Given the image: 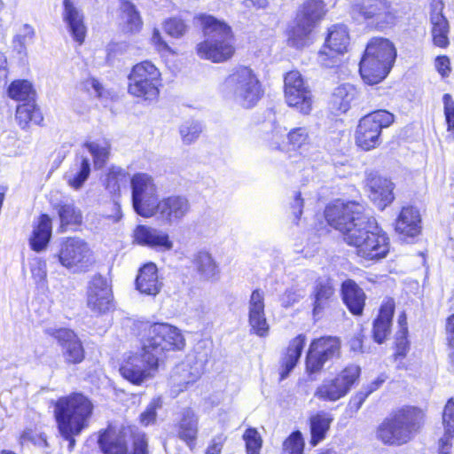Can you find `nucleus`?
Here are the masks:
<instances>
[{
  "mask_svg": "<svg viewBox=\"0 0 454 454\" xmlns=\"http://www.w3.org/2000/svg\"><path fill=\"white\" fill-rule=\"evenodd\" d=\"M363 204L340 200L329 205L325 215L329 225L342 234L344 242L366 260L379 261L389 252V239L376 219L365 214Z\"/></svg>",
  "mask_w": 454,
  "mask_h": 454,
  "instance_id": "1",
  "label": "nucleus"
},
{
  "mask_svg": "<svg viewBox=\"0 0 454 454\" xmlns=\"http://www.w3.org/2000/svg\"><path fill=\"white\" fill-rule=\"evenodd\" d=\"M425 414L414 406L403 407L385 418L376 430V438L383 444L399 447L411 442L424 424Z\"/></svg>",
  "mask_w": 454,
  "mask_h": 454,
  "instance_id": "2",
  "label": "nucleus"
},
{
  "mask_svg": "<svg viewBox=\"0 0 454 454\" xmlns=\"http://www.w3.org/2000/svg\"><path fill=\"white\" fill-rule=\"evenodd\" d=\"M197 20L205 38L196 46L198 56L214 63L231 59L234 53L231 27L211 15L201 14Z\"/></svg>",
  "mask_w": 454,
  "mask_h": 454,
  "instance_id": "3",
  "label": "nucleus"
},
{
  "mask_svg": "<svg viewBox=\"0 0 454 454\" xmlns=\"http://www.w3.org/2000/svg\"><path fill=\"white\" fill-rule=\"evenodd\" d=\"M142 351L150 356L151 365H160L172 351L184 349L185 340L181 331L167 323L150 325L142 339Z\"/></svg>",
  "mask_w": 454,
  "mask_h": 454,
  "instance_id": "4",
  "label": "nucleus"
},
{
  "mask_svg": "<svg viewBox=\"0 0 454 454\" xmlns=\"http://www.w3.org/2000/svg\"><path fill=\"white\" fill-rule=\"evenodd\" d=\"M223 96L243 108L254 107L263 90L255 73L247 67H239L224 79L220 87Z\"/></svg>",
  "mask_w": 454,
  "mask_h": 454,
  "instance_id": "5",
  "label": "nucleus"
},
{
  "mask_svg": "<svg viewBox=\"0 0 454 454\" xmlns=\"http://www.w3.org/2000/svg\"><path fill=\"white\" fill-rule=\"evenodd\" d=\"M396 57L394 44L385 38H372L359 64V72L368 84H377L390 72Z\"/></svg>",
  "mask_w": 454,
  "mask_h": 454,
  "instance_id": "6",
  "label": "nucleus"
},
{
  "mask_svg": "<svg viewBox=\"0 0 454 454\" xmlns=\"http://www.w3.org/2000/svg\"><path fill=\"white\" fill-rule=\"evenodd\" d=\"M92 411L91 402L82 394L74 393L59 398L54 406L58 429H62L66 434L83 430L88 427Z\"/></svg>",
  "mask_w": 454,
  "mask_h": 454,
  "instance_id": "7",
  "label": "nucleus"
},
{
  "mask_svg": "<svg viewBox=\"0 0 454 454\" xmlns=\"http://www.w3.org/2000/svg\"><path fill=\"white\" fill-rule=\"evenodd\" d=\"M132 439V454H149L148 442L145 433L130 427L119 431L108 428L100 434L98 445L103 454H129V444Z\"/></svg>",
  "mask_w": 454,
  "mask_h": 454,
  "instance_id": "8",
  "label": "nucleus"
},
{
  "mask_svg": "<svg viewBox=\"0 0 454 454\" xmlns=\"http://www.w3.org/2000/svg\"><path fill=\"white\" fill-rule=\"evenodd\" d=\"M394 114L386 110H377L362 117L356 130V144L365 151L378 147L381 142L382 129L394 122Z\"/></svg>",
  "mask_w": 454,
  "mask_h": 454,
  "instance_id": "9",
  "label": "nucleus"
},
{
  "mask_svg": "<svg viewBox=\"0 0 454 454\" xmlns=\"http://www.w3.org/2000/svg\"><path fill=\"white\" fill-rule=\"evenodd\" d=\"M53 257L57 258L63 267L74 272L86 271L94 262L90 246L80 238L63 239Z\"/></svg>",
  "mask_w": 454,
  "mask_h": 454,
  "instance_id": "10",
  "label": "nucleus"
},
{
  "mask_svg": "<svg viewBox=\"0 0 454 454\" xmlns=\"http://www.w3.org/2000/svg\"><path fill=\"white\" fill-rule=\"evenodd\" d=\"M160 74L156 67L144 61L134 66L129 75V92L145 100H153L159 95Z\"/></svg>",
  "mask_w": 454,
  "mask_h": 454,
  "instance_id": "11",
  "label": "nucleus"
},
{
  "mask_svg": "<svg viewBox=\"0 0 454 454\" xmlns=\"http://www.w3.org/2000/svg\"><path fill=\"white\" fill-rule=\"evenodd\" d=\"M351 14L356 20H364L379 29L393 26L396 20V12L387 0H363L354 4Z\"/></svg>",
  "mask_w": 454,
  "mask_h": 454,
  "instance_id": "12",
  "label": "nucleus"
},
{
  "mask_svg": "<svg viewBox=\"0 0 454 454\" xmlns=\"http://www.w3.org/2000/svg\"><path fill=\"white\" fill-rule=\"evenodd\" d=\"M132 205L136 213L143 217L153 215L158 201L157 187L153 177L145 173L135 174L130 179Z\"/></svg>",
  "mask_w": 454,
  "mask_h": 454,
  "instance_id": "13",
  "label": "nucleus"
},
{
  "mask_svg": "<svg viewBox=\"0 0 454 454\" xmlns=\"http://www.w3.org/2000/svg\"><path fill=\"white\" fill-rule=\"evenodd\" d=\"M284 96L286 104L308 115L314 103L312 91L298 71H290L284 78Z\"/></svg>",
  "mask_w": 454,
  "mask_h": 454,
  "instance_id": "14",
  "label": "nucleus"
},
{
  "mask_svg": "<svg viewBox=\"0 0 454 454\" xmlns=\"http://www.w3.org/2000/svg\"><path fill=\"white\" fill-rule=\"evenodd\" d=\"M360 375V367L350 364L333 379H325L315 391V397L335 402L344 397Z\"/></svg>",
  "mask_w": 454,
  "mask_h": 454,
  "instance_id": "15",
  "label": "nucleus"
},
{
  "mask_svg": "<svg viewBox=\"0 0 454 454\" xmlns=\"http://www.w3.org/2000/svg\"><path fill=\"white\" fill-rule=\"evenodd\" d=\"M349 45V35L345 25L337 24L328 30L323 49L319 51L318 61L325 67H333L340 62Z\"/></svg>",
  "mask_w": 454,
  "mask_h": 454,
  "instance_id": "16",
  "label": "nucleus"
},
{
  "mask_svg": "<svg viewBox=\"0 0 454 454\" xmlns=\"http://www.w3.org/2000/svg\"><path fill=\"white\" fill-rule=\"evenodd\" d=\"M340 354V340L337 337L324 336L315 339L306 356V369L309 373L320 372L325 364Z\"/></svg>",
  "mask_w": 454,
  "mask_h": 454,
  "instance_id": "17",
  "label": "nucleus"
},
{
  "mask_svg": "<svg viewBox=\"0 0 454 454\" xmlns=\"http://www.w3.org/2000/svg\"><path fill=\"white\" fill-rule=\"evenodd\" d=\"M190 209L191 204L185 196L172 195L157 201L153 215L163 224L171 225L181 222Z\"/></svg>",
  "mask_w": 454,
  "mask_h": 454,
  "instance_id": "18",
  "label": "nucleus"
},
{
  "mask_svg": "<svg viewBox=\"0 0 454 454\" xmlns=\"http://www.w3.org/2000/svg\"><path fill=\"white\" fill-rule=\"evenodd\" d=\"M87 305L97 314H105L114 307L112 288L101 275H95L89 283Z\"/></svg>",
  "mask_w": 454,
  "mask_h": 454,
  "instance_id": "19",
  "label": "nucleus"
},
{
  "mask_svg": "<svg viewBox=\"0 0 454 454\" xmlns=\"http://www.w3.org/2000/svg\"><path fill=\"white\" fill-rule=\"evenodd\" d=\"M148 356L144 351L129 356L120 368L121 376L135 385H141L151 379L160 365H151Z\"/></svg>",
  "mask_w": 454,
  "mask_h": 454,
  "instance_id": "20",
  "label": "nucleus"
},
{
  "mask_svg": "<svg viewBox=\"0 0 454 454\" xmlns=\"http://www.w3.org/2000/svg\"><path fill=\"white\" fill-rule=\"evenodd\" d=\"M46 333L53 336L62 348V355L67 364H80L84 359V348L77 335L66 328H48Z\"/></svg>",
  "mask_w": 454,
  "mask_h": 454,
  "instance_id": "21",
  "label": "nucleus"
},
{
  "mask_svg": "<svg viewBox=\"0 0 454 454\" xmlns=\"http://www.w3.org/2000/svg\"><path fill=\"white\" fill-rule=\"evenodd\" d=\"M248 325L250 333L265 338L270 333V325L265 315L264 293L260 289L252 292L248 301Z\"/></svg>",
  "mask_w": 454,
  "mask_h": 454,
  "instance_id": "22",
  "label": "nucleus"
},
{
  "mask_svg": "<svg viewBox=\"0 0 454 454\" xmlns=\"http://www.w3.org/2000/svg\"><path fill=\"white\" fill-rule=\"evenodd\" d=\"M133 236L137 244L160 251H169L174 246L168 233L151 226H137Z\"/></svg>",
  "mask_w": 454,
  "mask_h": 454,
  "instance_id": "23",
  "label": "nucleus"
},
{
  "mask_svg": "<svg viewBox=\"0 0 454 454\" xmlns=\"http://www.w3.org/2000/svg\"><path fill=\"white\" fill-rule=\"evenodd\" d=\"M430 21L432 24V37L435 46L446 48L450 44V27L447 19L442 14L443 4L440 0L432 3Z\"/></svg>",
  "mask_w": 454,
  "mask_h": 454,
  "instance_id": "24",
  "label": "nucleus"
},
{
  "mask_svg": "<svg viewBox=\"0 0 454 454\" xmlns=\"http://www.w3.org/2000/svg\"><path fill=\"white\" fill-rule=\"evenodd\" d=\"M63 20L67 23L74 40L81 45L84 42L87 31L83 13L71 0H63Z\"/></svg>",
  "mask_w": 454,
  "mask_h": 454,
  "instance_id": "25",
  "label": "nucleus"
},
{
  "mask_svg": "<svg viewBox=\"0 0 454 454\" xmlns=\"http://www.w3.org/2000/svg\"><path fill=\"white\" fill-rule=\"evenodd\" d=\"M367 185L369 197L379 209L383 210L394 200V184L390 180L375 176L368 179Z\"/></svg>",
  "mask_w": 454,
  "mask_h": 454,
  "instance_id": "26",
  "label": "nucleus"
},
{
  "mask_svg": "<svg viewBox=\"0 0 454 454\" xmlns=\"http://www.w3.org/2000/svg\"><path fill=\"white\" fill-rule=\"evenodd\" d=\"M176 432L178 437L192 450L199 432V417L193 410L186 408L183 411L182 417L176 425Z\"/></svg>",
  "mask_w": 454,
  "mask_h": 454,
  "instance_id": "27",
  "label": "nucleus"
},
{
  "mask_svg": "<svg viewBox=\"0 0 454 454\" xmlns=\"http://www.w3.org/2000/svg\"><path fill=\"white\" fill-rule=\"evenodd\" d=\"M442 424L443 434L438 440V454H451L454 439V399L450 398L444 406Z\"/></svg>",
  "mask_w": 454,
  "mask_h": 454,
  "instance_id": "28",
  "label": "nucleus"
},
{
  "mask_svg": "<svg viewBox=\"0 0 454 454\" xmlns=\"http://www.w3.org/2000/svg\"><path fill=\"white\" fill-rule=\"evenodd\" d=\"M136 288L141 294L155 296L161 288V283L158 278L157 267L154 263L145 264L136 278Z\"/></svg>",
  "mask_w": 454,
  "mask_h": 454,
  "instance_id": "29",
  "label": "nucleus"
},
{
  "mask_svg": "<svg viewBox=\"0 0 454 454\" xmlns=\"http://www.w3.org/2000/svg\"><path fill=\"white\" fill-rule=\"evenodd\" d=\"M395 231L407 237L419 234L421 217L419 210L414 207H403L395 222Z\"/></svg>",
  "mask_w": 454,
  "mask_h": 454,
  "instance_id": "30",
  "label": "nucleus"
},
{
  "mask_svg": "<svg viewBox=\"0 0 454 454\" xmlns=\"http://www.w3.org/2000/svg\"><path fill=\"white\" fill-rule=\"evenodd\" d=\"M335 294L333 283L329 278H318L310 294L313 300V316L319 315L331 302Z\"/></svg>",
  "mask_w": 454,
  "mask_h": 454,
  "instance_id": "31",
  "label": "nucleus"
},
{
  "mask_svg": "<svg viewBox=\"0 0 454 454\" xmlns=\"http://www.w3.org/2000/svg\"><path fill=\"white\" fill-rule=\"evenodd\" d=\"M356 97V90L353 85L349 83L341 84L333 90L329 106L336 115L345 114L350 108Z\"/></svg>",
  "mask_w": 454,
  "mask_h": 454,
  "instance_id": "32",
  "label": "nucleus"
},
{
  "mask_svg": "<svg viewBox=\"0 0 454 454\" xmlns=\"http://www.w3.org/2000/svg\"><path fill=\"white\" fill-rule=\"evenodd\" d=\"M395 302L392 299L385 301L380 309L378 317L373 323V338L376 342L383 343L390 333Z\"/></svg>",
  "mask_w": 454,
  "mask_h": 454,
  "instance_id": "33",
  "label": "nucleus"
},
{
  "mask_svg": "<svg viewBox=\"0 0 454 454\" xmlns=\"http://www.w3.org/2000/svg\"><path fill=\"white\" fill-rule=\"evenodd\" d=\"M342 299L349 311L354 315H361L365 303V294L356 283L346 280L341 286Z\"/></svg>",
  "mask_w": 454,
  "mask_h": 454,
  "instance_id": "34",
  "label": "nucleus"
},
{
  "mask_svg": "<svg viewBox=\"0 0 454 454\" xmlns=\"http://www.w3.org/2000/svg\"><path fill=\"white\" fill-rule=\"evenodd\" d=\"M51 238V219L46 214L40 215L38 223L34 226L29 245L35 252L44 250Z\"/></svg>",
  "mask_w": 454,
  "mask_h": 454,
  "instance_id": "35",
  "label": "nucleus"
},
{
  "mask_svg": "<svg viewBox=\"0 0 454 454\" xmlns=\"http://www.w3.org/2000/svg\"><path fill=\"white\" fill-rule=\"evenodd\" d=\"M315 27L298 20L295 17L294 23L287 30V44L295 49H303L311 43V33Z\"/></svg>",
  "mask_w": 454,
  "mask_h": 454,
  "instance_id": "36",
  "label": "nucleus"
},
{
  "mask_svg": "<svg viewBox=\"0 0 454 454\" xmlns=\"http://www.w3.org/2000/svg\"><path fill=\"white\" fill-rule=\"evenodd\" d=\"M326 13L325 4L322 0H307L296 14L300 21L316 27Z\"/></svg>",
  "mask_w": 454,
  "mask_h": 454,
  "instance_id": "37",
  "label": "nucleus"
},
{
  "mask_svg": "<svg viewBox=\"0 0 454 454\" xmlns=\"http://www.w3.org/2000/svg\"><path fill=\"white\" fill-rule=\"evenodd\" d=\"M90 173V160L82 155L75 158L74 163L66 173L65 178L68 184L74 188L80 189L84 182L88 179Z\"/></svg>",
  "mask_w": 454,
  "mask_h": 454,
  "instance_id": "38",
  "label": "nucleus"
},
{
  "mask_svg": "<svg viewBox=\"0 0 454 454\" xmlns=\"http://www.w3.org/2000/svg\"><path fill=\"white\" fill-rule=\"evenodd\" d=\"M305 336L300 334L290 341L286 353L282 358V371L280 372L281 380L286 379L290 372L295 367L301 356V352L305 345Z\"/></svg>",
  "mask_w": 454,
  "mask_h": 454,
  "instance_id": "39",
  "label": "nucleus"
},
{
  "mask_svg": "<svg viewBox=\"0 0 454 454\" xmlns=\"http://www.w3.org/2000/svg\"><path fill=\"white\" fill-rule=\"evenodd\" d=\"M60 220V228L64 231L67 226L79 225L82 222L81 210L76 207L73 201L61 200L53 206Z\"/></svg>",
  "mask_w": 454,
  "mask_h": 454,
  "instance_id": "40",
  "label": "nucleus"
},
{
  "mask_svg": "<svg viewBox=\"0 0 454 454\" xmlns=\"http://www.w3.org/2000/svg\"><path fill=\"white\" fill-rule=\"evenodd\" d=\"M192 263L204 279H212L219 273L218 265L208 252L199 251L194 254Z\"/></svg>",
  "mask_w": 454,
  "mask_h": 454,
  "instance_id": "41",
  "label": "nucleus"
},
{
  "mask_svg": "<svg viewBox=\"0 0 454 454\" xmlns=\"http://www.w3.org/2000/svg\"><path fill=\"white\" fill-rule=\"evenodd\" d=\"M309 421L311 433L310 444L312 446H316L325 437V434L330 428L333 418L329 414L321 411L312 416Z\"/></svg>",
  "mask_w": 454,
  "mask_h": 454,
  "instance_id": "42",
  "label": "nucleus"
},
{
  "mask_svg": "<svg viewBox=\"0 0 454 454\" xmlns=\"http://www.w3.org/2000/svg\"><path fill=\"white\" fill-rule=\"evenodd\" d=\"M121 11L125 28L130 33L138 32L142 27L143 22L135 5L129 1H121Z\"/></svg>",
  "mask_w": 454,
  "mask_h": 454,
  "instance_id": "43",
  "label": "nucleus"
},
{
  "mask_svg": "<svg viewBox=\"0 0 454 454\" xmlns=\"http://www.w3.org/2000/svg\"><path fill=\"white\" fill-rule=\"evenodd\" d=\"M8 94L12 99L24 103L34 101L35 96L32 84L26 80L12 82L8 89Z\"/></svg>",
  "mask_w": 454,
  "mask_h": 454,
  "instance_id": "44",
  "label": "nucleus"
},
{
  "mask_svg": "<svg viewBox=\"0 0 454 454\" xmlns=\"http://www.w3.org/2000/svg\"><path fill=\"white\" fill-rule=\"evenodd\" d=\"M202 368L200 364H194L193 366L189 364H184L183 365L176 368V373L180 374L181 380L176 379L173 376V381L177 382L181 387L180 391H183V387H186L189 384L196 382L202 375Z\"/></svg>",
  "mask_w": 454,
  "mask_h": 454,
  "instance_id": "45",
  "label": "nucleus"
},
{
  "mask_svg": "<svg viewBox=\"0 0 454 454\" xmlns=\"http://www.w3.org/2000/svg\"><path fill=\"white\" fill-rule=\"evenodd\" d=\"M288 142L294 149L300 150V153L305 157L309 156L308 151L310 147L309 136L305 127H299L291 129L287 135Z\"/></svg>",
  "mask_w": 454,
  "mask_h": 454,
  "instance_id": "46",
  "label": "nucleus"
},
{
  "mask_svg": "<svg viewBox=\"0 0 454 454\" xmlns=\"http://www.w3.org/2000/svg\"><path fill=\"white\" fill-rule=\"evenodd\" d=\"M202 132L201 124L194 120L185 121L179 128V133L184 145L194 143Z\"/></svg>",
  "mask_w": 454,
  "mask_h": 454,
  "instance_id": "47",
  "label": "nucleus"
},
{
  "mask_svg": "<svg viewBox=\"0 0 454 454\" xmlns=\"http://www.w3.org/2000/svg\"><path fill=\"white\" fill-rule=\"evenodd\" d=\"M84 146L93 156L95 167L102 168L109 154L108 145L106 143H105V145H100L97 142H87L84 144Z\"/></svg>",
  "mask_w": 454,
  "mask_h": 454,
  "instance_id": "48",
  "label": "nucleus"
},
{
  "mask_svg": "<svg viewBox=\"0 0 454 454\" xmlns=\"http://www.w3.org/2000/svg\"><path fill=\"white\" fill-rule=\"evenodd\" d=\"M243 439L246 442L247 454H260L262 439L255 428H247L243 434Z\"/></svg>",
  "mask_w": 454,
  "mask_h": 454,
  "instance_id": "49",
  "label": "nucleus"
},
{
  "mask_svg": "<svg viewBox=\"0 0 454 454\" xmlns=\"http://www.w3.org/2000/svg\"><path fill=\"white\" fill-rule=\"evenodd\" d=\"M304 441L300 431L292 433L283 443L284 454H302Z\"/></svg>",
  "mask_w": 454,
  "mask_h": 454,
  "instance_id": "50",
  "label": "nucleus"
},
{
  "mask_svg": "<svg viewBox=\"0 0 454 454\" xmlns=\"http://www.w3.org/2000/svg\"><path fill=\"white\" fill-rule=\"evenodd\" d=\"M35 36V29L32 26L28 24H24L20 29V33L16 35L13 38L14 47L20 53L26 49V44L31 43Z\"/></svg>",
  "mask_w": 454,
  "mask_h": 454,
  "instance_id": "51",
  "label": "nucleus"
},
{
  "mask_svg": "<svg viewBox=\"0 0 454 454\" xmlns=\"http://www.w3.org/2000/svg\"><path fill=\"white\" fill-rule=\"evenodd\" d=\"M187 25L178 18H171L164 23L165 32L172 37H182L187 32Z\"/></svg>",
  "mask_w": 454,
  "mask_h": 454,
  "instance_id": "52",
  "label": "nucleus"
},
{
  "mask_svg": "<svg viewBox=\"0 0 454 454\" xmlns=\"http://www.w3.org/2000/svg\"><path fill=\"white\" fill-rule=\"evenodd\" d=\"M160 407V401L159 398L153 399L147 405L145 411L140 415V423L143 426L153 424L156 420L157 409Z\"/></svg>",
  "mask_w": 454,
  "mask_h": 454,
  "instance_id": "53",
  "label": "nucleus"
},
{
  "mask_svg": "<svg viewBox=\"0 0 454 454\" xmlns=\"http://www.w3.org/2000/svg\"><path fill=\"white\" fill-rule=\"evenodd\" d=\"M31 274L36 283H42L46 279L47 270L45 261L35 258L31 262Z\"/></svg>",
  "mask_w": 454,
  "mask_h": 454,
  "instance_id": "54",
  "label": "nucleus"
},
{
  "mask_svg": "<svg viewBox=\"0 0 454 454\" xmlns=\"http://www.w3.org/2000/svg\"><path fill=\"white\" fill-rule=\"evenodd\" d=\"M442 100L447 129L452 131L454 130V101L450 94H444Z\"/></svg>",
  "mask_w": 454,
  "mask_h": 454,
  "instance_id": "55",
  "label": "nucleus"
},
{
  "mask_svg": "<svg viewBox=\"0 0 454 454\" xmlns=\"http://www.w3.org/2000/svg\"><path fill=\"white\" fill-rule=\"evenodd\" d=\"M302 297L303 294L301 290L290 288L281 296V304L285 308H289L297 303Z\"/></svg>",
  "mask_w": 454,
  "mask_h": 454,
  "instance_id": "56",
  "label": "nucleus"
},
{
  "mask_svg": "<svg viewBox=\"0 0 454 454\" xmlns=\"http://www.w3.org/2000/svg\"><path fill=\"white\" fill-rule=\"evenodd\" d=\"M407 333L408 330L403 328V331L396 333V351L395 354L396 357H404L406 356L409 347Z\"/></svg>",
  "mask_w": 454,
  "mask_h": 454,
  "instance_id": "57",
  "label": "nucleus"
},
{
  "mask_svg": "<svg viewBox=\"0 0 454 454\" xmlns=\"http://www.w3.org/2000/svg\"><path fill=\"white\" fill-rule=\"evenodd\" d=\"M434 67L442 77H448L451 72L450 60L447 56H438L434 60Z\"/></svg>",
  "mask_w": 454,
  "mask_h": 454,
  "instance_id": "58",
  "label": "nucleus"
},
{
  "mask_svg": "<svg viewBox=\"0 0 454 454\" xmlns=\"http://www.w3.org/2000/svg\"><path fill=\"white\" fill-rule=\"evenodd\" d=\"M30 107L31 102L23 103L17 106L16 110V119L19 120L20 123H24L25 125L30 121Z\"/></svg>",
  "mask_w": 454,
  "mask_h": 454,
  "instance_id": "59",
  "label": "nucleus"
},
{
  "mask_svg": "<svg viewBox=\"0 0 454 454\" xmlns=\"http://www.w3.org/2000/svg\"><path fill=\"white\" fill-rule=\"evenodd\" d=\"M226 437L223 434L215 436L208 445L206 454H221Z\"/></svg>",
  "mask_w": 454,
  "mask_h": 454,
  "instance_id": "60",
  "label": "nucleus"
},
{
  "mask_svg": "<svg viewBox=\"0 0 454 454\" xmlns=\"http://www.w3.org/2000/svg\"><path fill=\"white\" fill-rule=\"evenodd\" d=\"M291 208L293 215H294V220L297 222L302 214L303 208V199L301 198L300 192L294 193V200L291 203Z\"/></svg>",
  "mask_w": 454,
  "mask_h": 454,
  "instance_id": "61",
  "label": "nucleus"
},
{
  "mask_svg": "<svg viewBox=\"0 0 454 454\" xmlns=\"http://www.w3.org/2000/svg\"><path fill=\"white\" fill-rule=\"evenodd\" d=\"M369 395H370L367 394V392L363 388L361 391L356 393L349 401L350 408L355 410V411H357Z\"/></svg>",
  "mask_w": 454,
  "mask_h": 454,
  "instance_id": "62",
  "label": "nucleus"
},
{
  "mask_svg": "<svg viewBox=\"0 0 454 454\" xmlns=\"http://www.w3.org/2000/svg\"><path fill=\"white\" fill-rule=\"evenodd\" d=\"M31 106L30 107V121L35 123V124H40L43 121V117L40 112V109L36 106V105L35 104V100L31 102Z\"/></svg>",
  "mask_w": 454,
  "mask_h": 454,
  "instance_id": "63",
  "label": "nucleus"
},
{
  "mask_svg": "<svg viewBox=\"0 0 454 454\" xmlns=\"http://www.w3.org/2000/svg\"><path fill=\"white\" fill-rule=\"evenodd\" d=\"M363 338V334L359 333L350 340V348L352 350L364 352Z\"/></svg>",
  "mask_w": 454,
  "mask_h": 454,
  "instance_id": "64",
  "label": "nucleus"
}]
</instances>
